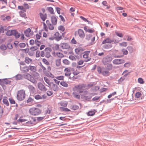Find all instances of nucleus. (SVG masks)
<instances>
[{
    "instance_id": "1",
    "label": "nucleus",
    "mask_w": 146,
    "mask_h": 146,
    "mask_svg": "<svg viewBox=\"0 0 146 146\" xmlns=\"http://www.w3.org/2000/svg\"><path fill=\"white\" fill-rule=\"evenodd\" d=\"M29 113L33 116H36L40 114L41 113V110L37 108L33 107L29 109Z\"/></svg>"
},
{
    "instance_id": "2",
    "label": "nucleus",
    "mask_w": 146,
    "mask_h": 146,
    "mask_svg": "<svg viewBox=\"0 0 146 146\" xmlns=\"http://www.w3.org/2000/svg\"><path fill=\"white\" fill-rule=\"evenodd\" d=\"M26 95L25 91L23 90H19L17 93V98L19 101H21L23 100Z\"/></svg>"
},
{
    "instance_id": "3",
    "label": "nucleus",
    "mask_w": 146,
    "mask_h": 146,
    "mask_svg": "<svg viewBox=\"0 0 146 146\" xmlns=\"http://www.w3.org/2000/svg\"><path fill=\"white\" fill-rule=\"evenodd\" d=\"M75 36L78 35L79 37L82 39L84 38L85 36V33L84 31L81 29H78L74 33Z\"/></svg>"
},
{
    "instance_id": "4",
    "label": "nucleus",
    "mask_w": 146,
    "mask_h": 146,
    "mask_svg": "<svg viewBox=\"0 0 146 146\" xmlns=\"http://www.w3.org/2000/svg\"><path fill=\"white\" fill-rule=\"evenodd\" d=\"M84 87V85L83 84H80L75 86L73 88L74 91H77L81 93L82 92L81 91L82 89Z\"/></svg>"
},
{
    "instance_id": "5",
    "label": "nucleus",
    "mask_w": 146,
    "mask_h": 146,
    "mask_svg": "<svg viewBox=\"0 0 146 146\" xmlns=\"http://www.w3.org/2000/svg\"><path fill=\"white\" fill-rule=\"evenodd\" d=\"M95 39V36L92 35L88 34L86 35V39L87 40H91L90 45L93 44L94 42V41Z\"/></svg>"
},
{
    "instance_id": "6",
    "label": "nucleus",
    "mask_w": 146,
    "mask_h": 146,
    "mask_svg": "<svg viewBox=\"0 0 146 146\" xmlns=\"http://www.w3.org/2000/svg\"><path fill=\"white\" fill-rule=\"evenodd\" d=\"M90 52L91 51L90 50L85 51L84 52L83 57L84 58L86 59L84 60L85 62H87L91 60V58L89 57V54Z\"/></svg>"
},
{
    "instance_id": "7",
    "label": "nucleus",
    "mask_w": 146,
    "mask_h": 146,
    "mask_svg": "<svg viewBox=\"0 0 146 146\" xmlns=\"http://www.w3.org/2000/svg\"><path fill=\"white\" fill-rule=\"evenodd\" d=\"M112 60V58L111 57L107 56L103 58L102 62L104 64H106L108 63L111 62Z\"/></svg>"
},
{
    "instance_id": "8",
    "label": "nucleus",
    "mask_w": 146,
    "mask_h": 146,
    "mask_svg": "<svg viewBox=\"0 0 146 146\" xmlns=\"http://www.w3.org/2000/svg\"><path fill=\"white\" fill-rule=\"evenodd\" d=\"M125 61L122 59H115L113 61V63L115 64H119L124 63Z\"/></svg>"
},
{
    "instance_id": "9",
    "label": "nucleus",
    "mask_w": 146,
    "mask_h": 146,
    "mask_svg": "<svg viewBox=\"0 0 146 146\" xmlns=\"http://www.w3.org/2000/svg\"><path fill=\"white\" fill-rule=\"evenodd\" d=\"M55 40L57 41L60 40L62 37V36L58 32H56L54 34Z\"/></svg>"
},
{
    "instance_id": "10",
    "label": "nucleus",
    "mask_w": 146,
    "mask_h": 146,
    "mask_svg": "<svg viewBox=\"0 0 146 146\" xmlns=\"http://www.w3.org/2000/svg\"><path fill=\"white\" fill-rule=\"evenodd\" d=\"M24 33L26 36L28 37H29L30 36L32 35L33 34V31L29 28L26 29L24 32Z\"/></svg>"
},
{
    "instance_id": "11",
    "label": "nucleus",
    "mask_w": 146,
    "mask_h": 146,
    "mask_svg": "<svg viewBox=\"0 0 146 146\" xmlns=\"http://www.w3.org/2000/svg\"><path fill=\"white\" fill-rule=\"evenodd\" d=\"M25 78L30 80L31 82H35V80L34 78L31 76L29 74H27L26 75L24 76Z\"/></svg>"
},
{
    "instance_id": "12",
    "label": "nucleus",
    "mask_w": 146,
    "mask_h": 146,
    "mask_svg": "<svg viewBox=\"0 0 146 146\" xmlns=\"http://www.w3.org/2000/svg\"><path fill=\"white\" fill-rule=\"evenodd\" d=\"M114 42V40L111 39L109 37H108L105 39L102 42V44H105L106 43H111Z\"/></svg>"
},
{
    "instance_id": "13",
    "label": "nucleus",
    "mask_w": 146,
    "mask_h": 146,
    "mask_svg": "<svg viewBox=\"0 0 146 146\" xmlns=\"http://www.w3.org/2000/svg\"><path fill=\"white\" fill-rule=\"evenodd\" d=\"M38 87L40 90L42 91H46L47 90L45 86L40 82L38 84Z\"/></svg>"
},
{
    "instance_id": "14",
    "label": "nucleus",
    "mask_w": 146,
    "mask_h": 146,
    "mask_svg": "<svg viewBox=\"0 0 146 146\" xmlns=\"http://www.w3.org/2000/svg\"><path fill=\"white\" fill-rule=\"evenodd\" d=\"M51 50V48H46L45 49L44 51L46 53L45 56L46 57L49 58L51 56L50 53L49 52H48L47 51H50Z\"/></svg>"
},
{
    "instance_id": "15",
    "label": "nucleus",
    "mask_w": 146,
    "mask_h": 146,
    "mask_svg": "<svg viewBox=\"0 0 146 146\" xmlns=\"http://www.w3.org/2000/svg\"><path fill=\"white\" fill-rule=\"evenodd\" d=\"M61 47L63 49H68L70 47L69 44L67 43H62L61 44Z\"/></svg>"
},
{
    "instance_id": "16",
    "label": "nucleus",
    "mask_w": 146,
    "mask_h": 146,
    "mask_svg": "<svg viewBox=\"0 0 146 146\" xmlns=\"http://www.w3.org/2000/svg\"><path fill=\"white\" fill-rule=\"evenodd\" d=\"M51 19L52 25H56L57 24V21L56 17L54 16H52Z\"/></svg>"
},
{
    "instance_id": "17",
    "label": "nucleus",
    "mask_w": 146,
    "mask_h": 146,
    "mask_svg": "<svg viewBox=\"0 0 146 146\" xmlns=\"http://www.w3.org/2000/svg\"><path fill=\"white\" fill-rule=\"evenodd\" d=\"M85 50L81 47H79L76 48L75 51L76 53L77 54H79L80 53H81L84 51Z\"/></svg>"
},
{
    "instance_id": "18",
    "label": "nucleus",
    "mask_w": 146,
    "mask_h": 146,
    "mask_svg": "<svg viewBox=\"0 0 146 146\" xmlns=\"http://www.w3.org/2000/svg\"><path fill=\"white\" fill-rule=\"evenodd\" d=\"M64 71L65 73V75L66 76H70L71 72L70 69L68 68H66L64 70Z\"/></svg>"
},
{
    "instance_id": "19",
    "label": "nucleus",
    "mask_w": 146,
    "mask_h": 146,
    "mask_svg": "<svg viewBox=\"0 0 146 146\" xmlns=\"http://www.w3.org/2000/svg\"><path fill=\"white\" fill-rule=\"evenodd\" d=\"M44 79L46 83L49 86H51L52 82L50 81L49 78L46 77H44Z\"/></svg>"
},
{
    "instance_id": "20",
    "label": "nucleus",
    "mask_w": 146,
    "mask_h": 146,
    "mask_svg": "<svg viewBox=\"0 0 146 146\" xmlns=\"http://www.w3.org/2000/svg\"><path fill=\"white\" fill-rule=\"evenodd\" d=\"M51 86L54 91H56L58 90V87L56 84H54L53 82H52Z\"/></svg>"
},
{
    "instance_id": "21",
    "label": "nucleus",
    "mask_w": 146,
    "mask_h": 146,
    "mask_svg": "<svg viewBox=\"0 0 146 146\" xmlns=\"http://www.w3.org/2000/svg\"><path fill=\"white\" fill-rule=\"evenodd\" d=\"M29 70H30L33 72H35L36 70V66L29 65Z\"/></svg>"
},
{
    "instance_id": "22",
    "label": "nucleus",
    "mask_w": 146,
    "mask_h": 146,
    "mask_svg": "<svg viewBox=\"0 0 146 146\" xmlns=\"http://www.w3.org/2000/svg\"><path fill=\"white\" fill-rule=\"evenodd\" d=\"M15 32V30H9L7 31L6 33V35L8 36H11L13 35V34Z\"/></svg>"
},
{
    "instance_id": "23",
    "label": "nucleus",
    "mask_w": 146,
    "mask_h": 146,
    "mask_svg": "<svg viewBox=\"0 0 146 146\" xmlns=\"http://www.w3.org/2000/svg\"><path fill=\"white\" fill-rule=\"evenodd\" d=\"M40 17L41 19L44 21L46 18V14H43L41 13H39Z\"/></svg>"
},
{
    "instance_id": "24",
    "label": "nucleus",
    "mask_w": 146,
    "mask_h": 146,
    "mask_svg": "<svg viewBox=\"0 0 146 146\" xmlns=\"http://www.w3.org/2000/svg\"><path fill=\"white\" fill-rule=\"evenodd\" d=\"M21 70L23 72H29V68L28 66H25L23 68H21Z\"/></svg>"
},
{
    "instance_id": "25",
    "label": "nucleus",
    "mask_w": 146,
    "mask_h": 146,
    "mask_svg": "<svg viewBox=\"0 0 146 146\" xmlns=\"http://www.w3.org/2000/svg\"><path fill=\"white\" fill-rule=\"evenodd\" d=\"M35 120L34 119L33 121H30L26 123V125L28 126H32L34 125V122L35 121Z\"/></svg>"
},
{
    "instance_id": "26",
    "label": "nucleus",
    "mask_w": 146,
    "mask_h": 146,
    "mask_svg": "<svg viewBox=\"0 0 146 146\" xmlns=\"http://www.w3.org/2000/svg\"><path fill=\"white\" fill-rule=\"evenodd\" d=\"M3 103L6 105L7 106H8L9 105V103L7 100V97H3Z\"/></svg>"
},
{
    "instance_id": "27",
    "label": "nucleus",
    "mask_w": 146,
    "mask_h": 146,
    "mask_svg": "<svg viewBox=\"0 0 146 146\" xmlns=\"http://www.w3.org/2000/svg\"><path fill=\"white\" fill-rule=\"evenodd\" d=\"M73 93V95L74 96L78 99H80V96L78 95L77 92H78L77 91H74Z\"/></svg>"
},
{
    "instance_id": "28",
    "label": "nucleus",
    "mask_w": 146,
    "mask_h": 146,
    "mask_svg": "<svg viewBox=\"0 0 146 146\" xmlns=\"http://www.w3.org/2000/svg\"><path fill=\"white\" fill-rule=\"evenodd\" d=\"M25 61L26 63L28 64L32 62V60L29 57H26Z\"/></svg>"
},
{
    "instance_id": "29",
    "label": "nucleus",
    "mask_w": 146,
    "mask_h": 146,
    "mask_svg": "<svg viewBox=\"0 0 146 146\" xmlns=\"http://www.w3.org/2000/svg\"><path fill=\"white\" fill-rule=\"evenodd\" d=\"M59 104L61 106L66 107L67 106L68 103L67 102H62L59 103Z\"/></svg>"
},
{
    "instance_id": "30",
    "label": "nucleus",
    "mask_w": 146,
    "mask_h": 146,
    "mask_svg": "<svg viewBox=\"0 0 146 146\" xmlns=\"http://www.w3.org/2000/svg\"><path fill=\"white\" fill-rule=\"evenodd\" d=\"M82 97L84 99H85L87 100H88L90 99L91 98L92 96H84V95L83 94H81Z\"/></svg>"
},
{
    "instance_id": "31",
    "label": "nucleus",
    "mask_w": 146,
    "mask_h": 146,
    "mask_svg": "<svg viewBox=\"0 0 146 146\" xmlns=\"http://www.w3.org/2000/svg\"><path fill=\"white\" fill-rule=\"evenodd\" d=\"M56 64L57 66H59L61 64V59H58L56 60Z\"/></svg>"
},
{
    "instance_id": "32",
    "label": "nucleus",
    "mask_w": 146,
    "mask_h": 146,
    "mask_svg": "<svg viewBox=\"0 0 146 146\" xmlns=\"http://www.w3.org/2000/svg\"><path fill=\"white\" fill-rule=\"evenodd\" d=\"M102 74L105 76H108L110 74V72L108 71H102Z\"/></svg>"
},
{
    "instance_id": "33",
    "label": "nucleus",
    "mask_w": 146,
    "mask_h": 146,
    "mask_svg": "<svg viewBox=\"0 0 146 146\" xmlns=\"http://www.w3.org/2000/svg\"><path fill=\"white\" fill-rule=\"evenodd\" d=\"M60 84L62 86L67 87L68 86V85L67 83L65 82L62 81L60 83Z\"/></svg>"
},
{
    "instance_id": "34",
    "label": "nucleus",
    "mask_w": 146,
    "mask_h": 146,
    "mask_svg": "<svg viewBox=\"0 0 146 146\" xmlns=\"http://www.w3.org/2000/svg\"><path fill=\"white\" fill-rule=\"evenodd\" d=\"M56 55L58 57L60 58H62L64 56V55L63 54L59 52H57Z\"/></svg>"
},
{
    "instance_id": "35",
    "label": "nucleus",
    "mask_w": 146,
    "mask_h": 146,
    "mask_svg": "<svg viewBox=\"0 0 146 146\" xmlns=\"http://www.w3.org/2000/svg\"><path fill=\"white\" fill-rule=\"evenodd\" d=\"M119 45L121 46L125 47L127 46V44L126 42H123L122 43H120Z\"/></svg>"
},
{
    "instance_id": "36",
    "label": "nucleus",
    "mask_w": 146,
    "mask_h": 146,
    "mask_svg": "<svg viewBox=\"0 0 146 146\" xmlns=\"http://www.w3.org/2000/svg\"><path fill=\"white\" fill-rule=\"evenodd\" d=\"M62 62L64 64L66 65H69L70 63L69 61L66 59L64 60Z\"/></svg>"
},
{
    "instance_id": "37",
    "label": "nucleus",
    "mask_w": 146,
    "mask_h": 146,
    "mask_svg": "<svg viewBox=\"0 0 146 146\" xmlns=\"http://www.w3.org/2000/svg\"><path fill=\"white\" fill-rule=\"evenodd\" d=\"M23 76L22 75L18 74L16 76V78L17 80H20L22 79Z\"/></svg>"
},
{
    "instance_id": "38",
    "label": "nucleus",
    "mask_w": 146,
    "mask_h": 146,
    "mask_svg": "<svg viewBox=\"0 0 146 146\" xmlns=\"http://www.w3.org/2000/svg\"><path fill=\"white\" fill-rule=\"evenodd\" d=\"M138 82L139 83L141 84L144 83V81L143 79L141 78H138Z\"/></svg>"
},
{
    "instance_id": "39",
    "label": "nucleus",
    "mask_w": 146,
    "mask_h": 146,
    "mask_svg": "<svg viewBox=\"0 0 146 146\" xmlns=\"http://www.w3.org/2000/svg\"><path fill=\"white\" fill-rule=\"evenodd\" d=\"M13 35L15 36L16 38H19L21 35L20 34L18 33L16 30L15 33L13 34Z\"/></svg>"
},
{
    "instance_id": "40",
    "label": "nucleus",
    "mask_w": 146,
    "mask_h": 146,
    "mask_svg": "<svg viewBox=\"0 0 146 146\" xmlns=\"http://www.w3.org/2000/svg\"><path fill=\"white\" fill-rule=\"evenodd\" d=\"M21 17H24L25 18H26V15L25 13L22 11H21L19 13Z\"/></svg>"
},
{
    "instance_id": "41",
    "label": "nucleus",
    "mask_w": 146,
    "mask_h": 146,
    "mask_svg": "<svg viewBox=\"0 0 146 146\" xmlns=\"http://www.w3.org/2000/svg\"><path fill=\"white\" fill-rule=\"evenodd\" d=\"M95 114V112L94 111H90L88 113L87 115L89 116H92L94 115Z\"/></svg>"
},
{
    "instance_id": "42",
    "label": "nucleus",
    "mask_w": 146,
    "mask_h": 146,
    "mask_svg": "<svg viewBox=\"0 0 146 146\" xmlns=\"http://www.w3.org/2000/svg\"><path fill=\"white\" fill-rule=\"evenodd\" d=\"M58 30L61 31L62 32L64 31L65 28L64 26L62 25H60L58 27Z\"/></svg>"
},
{
    "instance_id": "43",
    "label": "nucleus",
    "mask_w": 146,
    "mask_h": 146,
    "mask_svg": "<svg viewBox=\"0 0 146 146\" xmlns=\"http://www.w3.org/2000/svg\"><path fill=\"white\" fill-rule=\"evenodd\" d=\"M121 51L124 55H127L128 54V51L125 49L123 48L121 50Z\"/></svg>"
},
{
    "instance_id": "44",
    "label": "nucleus",
    "mask_w": 146,
    "mask_h": 146,
    "mask_svg": "<svg viewBox=\"0 0 146 146\" xmlns=\"http://www.w3.org/2000/svg\"><path fill=\"white\" fill-rule=\"evenodd\" d=\"M51 110L52 109L51 107L48 108L47 110L45 111V114H46L48 113H50L51 111Z\"/></svg>"
},
{
    "instance_id": "45",
    "label": "nucleus",
    "mask_w": 146,
    "mask_h": 146,
    "mask_svg": "<svg viewBox=\"0 0 146 146\" xmlns=\"http://www.w3.org/2000/svg\"><path fill=\"white\" fill-rule=\"evenodd\" d=\"M60 109L61 110L66 111H70V110L68 108H64L62 107H60Z\"/></svg>"
},
{
    "instance_id": "46",
    "label": "nucleus",
    "mask_w": 146,
    "mask_h": 146,
    "mask_svg": "<svg viewBox=\"0 0 146 146\" xmlns=\"http://www.w3.org/2000/svg\"><path fill=\"white\" fill-rule=\"evenodd\" d=\"M43 28L44 29L45 31H48V29L47 27V26L44 22L43 23Z\"/></svg>"
},
{
    "instance_id": "47",
    "label": "nucleus",
    "mask_w": 146,
    "mask_h": 146,
    "mask_svg": "<svg viewBox=\"0 0 146 146\" xmlns=\"http://www.w3.org/2000/svg\"><path fill=\"white\" fill-rule=\"evenodd\" d=\"M79 108V106H78L74 105L72 107V109L73 110H75L78 109Z\"/></svg>"
},
{
    "instance_id": "48",
    "label": "nucleus",
    "mask_w": 146,
    "mask_h": 146,
    "mask_svg": "<svg viewBox=\"0 0 146 146\" xmlns=\"http://www.w3.org/2000/svg\"><path fill=\"white\" fill-rule=\"evenodd\" d=\"M115 34L117 36L120 37L122 38L123 36V34L121 33H119L118 32H116Z\"/></svg>"
},
{
    "instance_id": "49",
    "label": "nucleus",
    "mask_w": 146,
    "mask_h": 146,
    "mask_svg": "<svg viewBox=\"0 0 146 146\" xmlns=\"http://www.w3.org/2000/svg\"><path fill=\"white\" fill-rule=\"evenodd\" d=\"M80 18H81L83 21L85 22H87L88 23V24L90 23V22L88 21L87 19L84 18L83 16H81L80 17Z\"/></svg>"
},
{
    "instance_id": "50",
    "label": "nucleus",
    "mask_w": 146,
    "mask_h": 146,
    "mask_svg": "<svg viewBox=\"0 0 146 146\" xmlns=\"http://www.w3.org/2000/svg\"><path fill=\"white\" fill-rule=\"evenodd\" d=\"M34 102V100L31 98H29L27 100V102L28 103H33Z\"/></svg>"
},
{
    "instance_id": "51",
    "label": "nucleus",
    "mask_w": 146,
    "mask_h": 146,
    "mask_svg": "<svg viewBox=\"0 0 146 146\" xmlns=\"http://www.w3.org/2000/svg\"><path fill=\"white\" fill-rule=\"evenodd\" d=\"M35 98L36 100H39L41 99L42 98V97L40 95H37L35 96Z\"/></svg>"
},
{
    "instance_id": "52",
    "label": "nucleus",
    "mask_w": 146,
    "mask_h": 146,
    "mask_svg": "<svg viewBox=\"0 0 146 146\" xmlns=\"http://www.w3.org/2000/svg\"><path fill=\"white\" fill-rule=\"evenodd\" d=\"M42 62L46 65H49V62L45 58L43 59Z\"/></svg>"
},
{
    "instance_id": "53",
    "label": "nucleus",
    "mask_w": 146,
    "mask_h": 146,
    "mask_svg": "<svg viewBox=\"0 0 146 146\" xmlns=\"http://www.w3.org/2000/svg\"><path fill=\"white\" fill-rule=\"evenodd\" d=\"M11 17L9 16H7L5 19H3V20L4 21L5 20H7L8 21H9L11 20Z\"/></svg>"
},
{
    "instance_id": "54",
    "label": "nucleus",
    "mask_w": 146,
    "mask_h": 146,
    "mask_svg": "<svg viewBox=\"0 0 146 146\" xmlns=\"http://www.w3.org/2000/svg\"><path fill=\"white\" fill-rule=\"evenodd\" d=\"M53 25H52L51 24H50L48 26L49 29L51 30H53L54 29V27L53 26Z\"/></svg>"
},
{
    "instance_id": "55",
    "label": "nucleus",
    "mask_w": 146,
    "mask_h": 146,
    "mask_svg": "<svg viewBox=\"0 0 146 146\" xmlns=\"http://www.w3.org/2000/svg\"><path fill=\"white\" fill-rule=\"evenodd\" d=\"M56 78L59 80H63L64 78V77L63 76H57L56 77Z\"/></svg>"
},
{
    "instance_id": "56",
    "label": "nucleus",
    "mask_w": 146,
    "mask_h": 146,
    "mask_svg": "<svg viewBox=\"0 0 146 146\" xmlns=\"http://www.w3.org/2000/svg\"><path fill=\"white\" fill-rule=\"evenodd\" d=\"M35 42L36 44L38 46H39L41 44L40 42L36 39L35 40Z\"/></svg>"
},
{
    "instance_id": "57",
    "label": "nucleus",
    "mask_w": 146,
    "mask_h": 146,
    "mask_svg": "<svg viewBox=\"0 0 146 146\" xmlns=\"http://www.w3.org/2000/svg\"><path fill=\"white\" fill-rule=\"evenodd\" d=\"M48 11L51 14L54 13V10L51 7H48Z\"/></svg>"
},
{
    "instance_id": "58",
    "label": "nucleus",
    "mask_w": 146,
    "mask_h": 146,
    "mask_svg": "<svg viewBox=\"0 0 146 146\" xmlns=\"http://www.w3.org/2000/svg\"><path fill=\"white\" fill-rule=\"evenodd\" d=\"M0 48L3 50H5L7 48L6 47L5 45L2 44L0 46Z\"/></svg>"
},
{
    "instance_id": "59",
    "label": "nucleus",
    "mask_w": 146,
    "mask_h": 146,
    "mask_svg": "<svg viewBox=\"0 0 146 146\" xmlns=\"http://www.w3.org/2000/svg\"><path fill=\"white\" fill-rule=\"evenodd\" d=\"M23 5L25 8L27 9H29L31 7L28 4L26 3H24Z\"/></svg>"
},
{
    "instance_id": "60",
    "label": "nucleus",
    "mask_w": 146,
    "mask_h": 146,
    "mask_svg": "<svg viewBox=\"0 0 146 146\" xmlns=\"http://www.w3.org/2000/svg\"><path fill=\"white\" fill-rule=\"evenodd\" d=\"M44 117H39L36 118V119L38 121H40L44 119Z\"/></svg>"
},
{
    "instance_id": "61",
    "label": "nucleus",
    "mask_w": 146,
    "mask_h": 146,
    "mask_svg": "<svg viewBox=\"0 0 146 146\" xmlns=\"http://www.w3.org/2000/svg\"><path fill=\"white\" fill-rule=\"evenodd\" d=\"M69 58L71 60H76V58L74 56L70 55L69 56Z\"/></svg>"
},
{
    "instance_id": "62",
    "label": "nucleus",
    "mask_w": 146,
    "mask_h": 146,
    "mask_svg": "<svg viewBox=\"0 0 146 146\" xmlns=\"http://www.w3.org/2000/svg\"><path fill=\"white\" fill-rule=\"evenodd\" d=\"M141 96V93L139 92H137L135 94V96L137 98L140 97Z\"/></svg>"
},
{
    "instance_id": "63",
    "label": "nucleus",
    "mask_w": 146,
    "mask_h": 146,
    "mask_svg": "<svg viewBox=\"0 0 146 146\" xmlns=\"http://www.w3.org/2000/svg\"><path fill=\"white\" fill-rule=\"evenodd\" d=\"M26 44L24 43H21L19 44V46L21 48H24Z\"/></svg>"
},
{
    "instance_id": "64",
    "label": "nucleus",
    "mask_w": 146,
    "mask_h": 146,
    "mask_svg": "<svg viewBox=\"0 0 146 146\" xmlns=\"http://www.w3.org/2000/svg\"><path fill=\"white\" fill-rule=\"evenodd\" d=\"M112 65L111 64H109L108 66V69L109 70H111L112 68Z\"/></svg>"
}]
</instances>
